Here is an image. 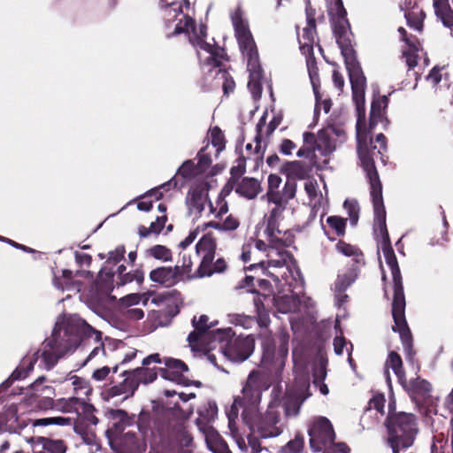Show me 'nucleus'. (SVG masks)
Masks as SVG:
<instances>
[{"label": "nucleus", "instance_id": "26", "mask_svg": "<svg viewBox=\"0 0 453 453\" xmlns=\"http://www.w3.org/2000/svg\"><path fill=\"white\" fill-rule=\"evenodd\" d=\"M111 427L109 431L116 435L120 434L127 426L133 423V419L122 410H114L110 412Z\"/></svg>", "mask_w": 453, "mask_h": 453}, {"label": "nucleus", "instance_id": "6", "mask_svg": "<svg viewBox=\"0 0 453 453\" xmlns=\"http://www.w3.org/2000/svg\"><path fill=\"white\" fill-rule=\"evenodd\" d=\"M257 312V324L260 327L265 328L260 333L262 339L263 355L261 357V367L267 371V374L272 377H279L283 371L288 354V333L281 329L278 333L277 341L279 346L277 349L273 344L271 332L266 328L270 324V317L268 312L261 311L257 301H255Z\"/></svg>", "mask_w": 453, "mask_h": 453}, {"label": "nucleus", "instance_id": "57", "mask_svg": "<svg viewBox=\"0 0 453 453\" xmlns=\"http://www.w3.org/2000/svg\"><path fill=\"white\" fill-rule=\"evenodd\" d=\"M210 136L211 144L216 148L217 153H219L225 149V139L224 134L219 127H213L211 129Z\"/></svg>", "mask_w": 453, "mask_h": 453}, {"label": "nucleus", "instance_id": "21", "mask_svg": "<svg viewBox=\"0 0 453 453\" xmlns=\"http://www.w3.org/2000/svg\"><path fill=\"white\" fill-rule=\"evenodd\" d=\"M44 380L45 378L41 376L33 384H31V388L35 394L38 395L43 394L46 395L38 400L37 407L42 411L56 410L57 400L54 401L51 397V395H54V389L50 386H42V383Z\"/></svg>", "mask_w": 453, "mask_h": 453}, {"label": "nucleus", "instance_id": "41", "mask_svg": "<svg viewBox=\"0 0 453 453\" xmlns=\"http://www.w3.org/2000/svg\"><path fill=\"white\" fill-rule=\"evenodd\" d=\"M356 269H349L344 273H340L334 284L335 292H344L357 279Z\"/></svg>", "mask_w": 453, "mask_h": 453}, {"label": "nucleus", "instance_id": "15", "mask_svg": "<svg viewBox=\"0 0 453 453\" xmlns=\"http://www.w3.org/2000/svg\"><path fill=\"white\" fill-rule=\"evenodd\" d=\"M186 203L190 214L201 215L211 203L208 196V188H192L186 198Z\"/></svg>", "mask_w": 453, "mask_h": 453}, {"label": "nucleus", "instance_id": "43", "mask_svg": "<svg viewBox=\"0 0 453 453\" xmlns=\"http://www.w3.org/2000/svg\"><path fill=\"white\" fill-rule=\"evenodd\" d=\"M404 17L410 27L418 32L422 30L425 13L421 9L413 8L411 11H406Z\"/></svg>", "mask_w": 453, "mask_h": 453}, {"label": "nucleus", "instance_id": "28", "mask_svg": "<svg viewBox=\"0 0 453 453\" xmlns=\"http://www.w3.org/2000/svg\"><path fill=\"white\" fill-rule=\"evenodd\" d=\"M248 72L250 73V80L248 82V88L253 96L254 99H257L262 94V68L260 63L255 64L254 66L247 65Z\"/></svg>", "mask_w": 453, "mask_h": 453}, {"label": "nucleus", "instance_id": "12", "mask_svg": "<svg viewBox=\"0 0 453 453\" xmlns=\"http://www.w3.org/2000/svg\"><path fill=\"white\" fill-rule=\"evenodd\" d=\"M232 23L240 50L247 60V65H252L259 62V56L256 42L250 31L248 22L242 18L241 11H235L232 15Z\"/></svg>", "mask_w": 453, "mask_h": 453}, {"label": "nucleus", "instance_id": "63", "mask_svg": "<svg viewBox=\"0 0 453 453\" xmlns=\"http://www.w3.org/2000/svg\"><path fill=\"white\" fill-rule=\"evenodd\" d=\"M118 365H115L112 369L108 366H103L101 368L96 369L92 373V379L96 381H103L110 374L111 372L112 373L117 372Z\"/></svg>", "mask_w": 453, "mask_h": 453}, {"label": "nucleus", "instance_id": "64", "mask_svg": "<svg viewBox=\"0 0 453 453\" xmlns=\"http://www.w3.org/2000/svg\"><path fill=\"white\" fill-rule=\"evenodd\" d=\"M410 389L426 394V393L430 392L431 385L428 381H426L425 380H420L419 378H417L411 381Z\"/></svg>", "mask_w": 453, "mask_h": 453}, {"label": "nucleus", "instance_id": "38", "mask_svg": "<svg viewBox=\"0 0 453 453\" xmlns=\"http://www.w3.org/2000/svg\"><path fill=\"white\" fill-rule=\"evenodd\" d=\"M304 189L313 208L322 205L323 196L319 190V184L315 180H307L304 183Z\"/></svg>", "mask_w": 453, "mask_h": 453}, {"label": "nucleus", "instance_id": "9", "mask_svg": "<svg viewBox=\"0 0 453 453\" xmlns=\"http://www.w3.org/2000/svg\"><path fill=\"white\" fill-rule=\"evenodd\" d=\"M231 327L217 329L214 334V343L209 349L226 357L231 362H243L254 350V339L251 335L234 337Z\"/></svg>", "mask_w": 453, "mask_h": 453}, {"label": "nucleus", "instance_id": "40", "mask_svg": "<svg viewBox=\"0 0 453 453\" xmlns=\"http://www.w3.org/2000/svg\"><path fill=\"white\" fill-rule=\"evenodd\" d=\"M239 225V220L233 215H229L222 223L217 221H209L203 223V229L211 227L219 231H234L238 228Z\"/></svg>", "mask_w": 453, "mask_h": 453}, {"label": "nucleus", "instance_id": "60", "mask_svg": "<svg viewBox=\"0 0 453 453\" xmlns=\"http://www.w3.org/2000/svg\"><path fill=\"white\" fill-rule=\"evenodd\" d=\"M265 116H263L257 125V134L254 139L256 145L253 151L256 155L255 160L261 158L263 156V152L261 151V133L265 127Z\"/></svg>", "mask_w": 453, "mask_h": 453}, {"label": "nucleus", "instance_id": "59", "mask_svg": "<svg viewBox=\"0 0 453 453\" xmlns=\"http://www.w3.org/2000/svg\"><path fill=\"white\" fill-rule=\"evenodd\" d=\"M198 429L203 433L207 447L222 439L219 434L217 432V430L214 429V427H212L211 426H202V428Z\"/></svg>", "mask_w": 453, "mask_h": 453}, {"label": "nucleus", "instance_id": "54", "mask_svg": "<svg viewBox=\"0 0 453 453\" xmlns=\"http://www.w3.org/2000/svg\"><path fill=\"white\" fill-rule=\"evenodd\" d=\"M304 440L301 434H296L281 449V453H300L303 451Z\"/></svg>", "mask_w": 453, "mask_h": 453}, {"label": "nucleus", "instance_id": "55", "mask_svg": "<svg viewBox=\"0 0 453 453\" xmlns=\"http://www.w3.org/2000/svg\"><path fill=\"white\" fill-rule=\"evenodd\" d=\"M150 297L146 294H130L120 299V303L124 306H132L142 303L146 305Z\"/></svg>", "mask_w": 453, "mask_h": 453}, {"label": "nucleus", "instance_id": "37", "mask_svg": "<svg viewBox=\"0 0 453 453\" xmlns=\"http://www.w3.org/2000/svg\"><path fill=\"white\" fill-rule=\"evenodd\" d=\"M306 56V65L308 69L309 77L311 80V83L313 88L314 95L316 98L319 97V88L320 86L319 77V68L317 66V63L315 58L313 57V53Z\"/></svg>", "mask_w": 453, "mask_h": 453}, {"label": "nucleus", "instance_id": "3", "mask_svg": "<svg viewBox=\"0 0 453 453\" xmlns=\"http://www.w3.org/2000/svg\"><path fill=\"white\" fill-rule=\"evenodd\" d=\"M270 374L259 371H253L249 374L242 395L234 399L230 410L226 411L228 426L232 432L235 430V418L242 408V420L254 437L268 439L281 434L282 431L278 426V416L272 411L262 415L258 409L262 392L270 387Z\"/></svg>", "mask_w": 453, "mask_h": 453}, {"label": "nucleus", "instance_id": "62", "mask_svg": "<svg viewBox=\"0 0 453 453\" xmlns=\"http://www.w3.org/2000/svg\"><path fill=\"white\" fill-rule=\"evenodd\" d=\"M288 171L294 177L303 180L305 179L308 172L304 165L300 161H293L288 165Z\"/></svg>", "mask_w": 453, "mask_h": 453}, {"label": "nucleus", "instance_id": "51", "mask_svg": "<svg viewBox=\"0 0 453 453\" xmlns=\"http://www.w3.org/2000/svg\"><path fill=\"white\" fill-rule=\"evenodd\" d=\"M148 253L155 259L163 262H169L173 259L172 251L164 245H155L148 250Z\"/></svg>", "mask_w": 453, "mask_h": 453}, {"label": "nucleus", "instance_id": "30", "mask_svg": "<svg viewBox=\"0 0 453 453\" xmlns=\"http://www.w3.org/2000/svg\"><path fill=\"white\" fill-rule=\"evenodd\" d=\"M434 12L438 19L447 27H453V11L449 0H433Z\"/></svg>", "mask_w": 453, "mask_h": 453}, {"label": "nucleus", "instance_id": "53", "mask_svg": "<svg viewBox=\"0 0 453 453\" xmlns=\"http://www.w3.org/2000/svg\"><path fill=\"white\" fill-rule=\"evenodd\" d=\"M180 265H176L175 266H178L180 268V277H187V278H195L199 277L197 275V270L195 272V273H192V266L193 262L191 259V257L187 254H182L181 260L180 261Z\"/></svg>", "mask_w": 453, "mask_h": 453}, {"label": "nucleus", "instance_id": "25", "mask_svg": "<svg viewBox=\"0 0 453 453\" xmlns=\"http://www.w3.org/2000/svg\"><path fill=\"white\" fill-rule=\"evenodd\" d=\"M198 418H196V425L198 428L202 426H210L218 416V406L215 402L209 401L199 407Z\"/></svg>", "mask_w": 453, "mask_h": 453}, {"label": "nucleus", "instance_id": "44", "mask_svg": "<svg viewBox=\"0 0 453 453\" xmlns=\"http://www.w3.org/2000/svg\"><path fill=\"white\" fill-rule=\"evenodd\" d=\"M226 321L234 325L235 326H240L244 329H249L253 326L255 324V319L253 317L239 314V313H229L226 315Z\"/></svg>", "mask_w": 453, "mask_h": 453}, {"label": "nucleus", "instance_id": "35", "mask_svg": "<svg viewBox=\"0 0 453 453\" xmlns=\"http://www.w3.org/2000/svg\"><path fill=\"white\" fill-rule=\"evenodd\" d=\"M309 388L308 380H301L299 381V389L297 392H292L290 389L288 390V396L289 398L288 402L286 403V411L288 414H290V402L293 400L295 404L297 405V410L294 411V415H296L298 413V410L300 408V405L305 401V399L309 396L304 394V391L307 390Z\"/></svg>", "mask_w": 453, "mask_h": 453}, {"label": "nucleus", "instance_id": "42", "mask_svg": "<svg viewBox=\"0 0 453 453\" xmlns=\"http://www.w3.org/2000/svg\"><path fill=\"white\" fill-rule=\"evenodd\" d=\"M335 247L337 251L343 256L352 257L357 264H364L363 254L356 246L340 241L336 243Z\"/></svg>", "mask_w": 453, "mask_h": 453}, {"label": "nucleus", "instance_id": "16", "mask_svg": "<svg viewBox=\"0 0 453 453\" xmlns=\"http://www.w3.org/2000/svg\"><path fill=\"white\" fill-rule=\"evenodd\" d=\"M56 411L63 413L75 412L80 416L90 413L94 408L85 398L71 396L57 399Z\"/></svg>", "mask_w": 453, "mask_h": 453}, {"label": "nucleus", "instance_id": "11", "mask_svg": "<svg viewBox=\"0 0 453 453\" xmlns=\"http://www.w3.org/2000/svg\"><path fill=\"white\" fill-rule=\"evenodd\" d=\"M209 318L206 315H201L198 319L195 317L192 319L194 331L188 336V341L193 351L203 352L207 359L214 365L216 363V355L209 353V349L214 343V334L217 330L211 331L210 328L216 323L208 324Z\"/></svg>", "mask_w": 453, "mask_h": 453}, {"label": "nucleus", "instance_id": "46", "mask_svg": "<svg viewBox=\"0 0 453 453\" xmlns=\"http://www.w3.org/2000/svg\"><path fill=\"white\" fill-rule=\"evenodd\" d=\"M130 372L131 374L136 379L138 385L140 383H151L157 379V372L154 371V369L139 367Z\"/></svg>", "mask_w": 453, "mask_h": 453}, {"label": "nucleus", "instance_id": "23", "mask_svg": "<svg viewBox=\"0 0 453 453\" xmlns=\"http://www.w3.org/2000/svg\"><path fill=\"white\" fill-rule=\"evenodd\" d=\"M164 364L166 368L163 370L162 376L168 380L180 382L182 373L188 371V366L179 359L165 357Z\"/></svg>", "mask_w": 453, "mask_h": 453}, {"label": "nucleus", "instance_id": "31", "mask_svg": "<svg viewBox=\"0 0 453 453\" xmlns=\"http://www.w3.org/2000/svg\"><path fill=\"white\" fill-rule=\"evenodd\" d=\"M158 210L163 213L161 216L157 217L156 221L151 222L150 227L141 226L138 229L141 237H148L150 234H158L164 228L166 222V206L163 203L158 204Z\"/></svg>", "mask_w": 453, "mask_h": 453}, {"label": "nucleus", "instance_id": "50", "mask_svg": "<svg viewBox=\"0 0 453 453\" xmlns=\"http://www.w3.org/2000/svg\"><path fill=\"white\" fill-rule=\"evenodd\" d=\"M215 78L219 82H222V88L225 95H229L234 91L235 83L226 71L220 68L218 69L216 71Z\"/></svg>", "mask_w": 453, "mask_h": 453}, {"label": "nucleus", "instance_id": "48", "mask_svg": "<svg viewBox=\"0 0 453 453\" xmlns=\"http://www.w3.org/2000/svg\"><path fill=\"white\" fill-rule=\"evenodd\" d=\"M343 349H346V352L348 354V360L351 366L352 365V358L350 357V354L353 349L352 344L349 342H347V340L342 335H336L334 339V350L336 355H342L343 354Z\"/></svg>", "mask_w": 453, "mask_h": 453}, {"label": "nucleus", "instance_id": "24", "mask_svg": "<svg viewBox=\"0 0 453 453\" xmlns=\"http://www.w3.org/2000/svg\"><path fill=\"white\" fill-rule=\"evenodd\" d=\"M398 32L402 40L409 46V50L403 51V58L409 69H412L418 64L417 52L419 50V43L416 39L407 37L406 30L403 27H399Z\"/></svg>", "mask_w": 453, "mask_h": 453}, {"label": "nucleus", "instance_id": "20", "mask_svg": "<svg viewBox=\"0 0 453 453\" xmlns=\"http://www.w3.org/2000/svg\"><path fill=\"white\" fill-rule=\"evenodd\" d=\"M389 369L393 371L395 376L398 379L399 383L403 388H408L407 380L405 378V374L403 369V362L401 357L395 353V351H391L385 363V371L384 375L386 378L387 384L389 388H391V378L389 373Z\"/></svg>", "mask_w": 453, "mask_h": 453}, {"label": "nucleus", "instance_id": "5", "mask_svg": "<svg viewBox=\"0 0 453 453\" xmlns=\"http://www.w3.org/2000/svg\"><path fill=\"white\" fill-rule=\"evenodd\" d=\"M264 235L267 243L263 240L255 241V248L265 252L266 256V260L260 261L258 265L265 268L266 275L275 277L277 280L281 276L283 280L289 282L287 273L293 278L299 275L294 257L285 250V248L294 243L293 231L280 229V224H276L273 230H270L269 226H266Z\"/></svg>", "mask_w": 453, "mask_h": 453}, {"label": "nucleus", "instance_id": "34", "mask_svg": "<svg viewBox=\"0 0 453 453\" xmlns=\"http://www.w3.org/2000/svg\"><path fill=\"white\" fill-rule=\"evenodd\" d=\"M260 190V183L254 178H244L236 187V192L248 199L255 198Z\"/></svg>", "mask_w": 453, "mask_h": 453}, {"label": "nucleus", "instance_id": "39", "mask_svg": "<svg viewBox=\"0 0 453 453\" xmlns=\"http://www.w3.org/2000/svg\"><path fill=\"white\" fill-rule=\"evenodd\" d=\"M209 146H205L201 149L197 153V165L198 170L200 169L203 172V176L205 178L208 176H211L214 174V172L211 169V165L212 163L211 152H207Z\"/></svg>", "mask_w": 453, "mask_h": 453}, {"label": "nucleus", "instance_id": "27", "mask_svg": "<svg viewBox=\"0 0 453 453\" xmlns=\"http://www.w3.org/2000/svg\"><path fill=\"white\" fill-rule=\"evenodd\" d=\"M53 285L61 291L81 290V284L73 280V273L70 270H62L60 275L54 274Z\"/></svg>", "mask_w": 453, "mask_h": 453}, {"label": "nucleus", "instance_id": "56", "mask_svg": "<svg viewBox=\"0 0 453 453\" xmlns=\"http://www.w3.org/2000/svg\"><path fill=\"white\" fill-rule=\"evenodd\" d=\"M344 208L348 212L350 224L357 225L359 219V206L356 200H346L344 202Z\"/></svg>", "mask_w": 453, "mask_h": 453}, {"label": "nucleus", "instance_id": "22", "mask_svg": "<svg viewBox=\"0 0 453 453\" xmlns=\"http://www.w3.org/2000/svg\"><path fill=\"white\" fill-rule=\"evenodd\" d=\"M177 182L174 178H172L169 181L160 185L158 188L150 190L148 193L141 197V201L137 203V208L140 211H148L151 209L154 197L156 201L163 197V192L167 191L171 187H176Z\"/></svg>", "mask_w": 453, "mask_h": 453}, {"label": "nucleus", "instance_id": "7", "mask_svg": "<svg viewBox=\"0 0 453 453\" xmlns=\"http://www.w3.org/2000/svg\"><path fill=\"white\" fill-rule=\"evenodd\" d=\"M344 134L342 131H335L334 128L320 130L318 135L310 132L303 134V146L297 150L298 157L310 159V164L317 169L325 168L329 163V156L335 150V143L332 140V134Z\"/></svg>", "mask_w": 453, "mask_h": 453}, {"label": "nucleus", "instance_id": "36", "mask_svg": "<svg viewBox=\"0 0 453 453\" xmlns=\"http://www.w3.org/2000/svg\"><path fill=\"white\" fill-rule=\"evenodd\" d=\"M388 98L387 96H379L374 98L371 105L370 126L373 127L383 117L385 109L388 107Z\"/></svg>", "mask_w": 453, "mask_h": 453}, {"label": "nucleus", "instance_id": "17", "mask_svg": "<svg viewBox=\"0 0 453 453\" xmlns=\"http://www.w3.org/2000/svg\"><path fill=\"white\" fill-rule=\"evenodd\" d=\"M125 379L119 384L114 385L104 392L106 399L116 396H123L125 399L132 396L138 388L136 379L131 374L130 371L123 372Z\"/></svg>", "mask_w": 453, "mask_h": 453}, {"label": "nucleus", "instance_id": "61", "mask_svg": "<svg viewBox=\"0 0 453 453\" xmlns=\"http://www.w3.org/2000/svg\"><path fill=\"white\" fill-rule=\"evenodd\" d=\"M327 224L333 228L338 235H343L345 233V219L338 216H331L326 219Z\"/></svg>", "mask_w": 453, "mask_h": 453}, {"label": "nucleus", "instance_id": "47", "mask_svg": "<svg viewBox=\"0 0 453 453\" xmlns=\"http://www.w3.org/2000/svg\"><path fill=\"white\" fill-rule=\"evenodd\" d=\"M297 185L296 181L288 180L281 191L275 193L279 200L283 203L287 204L288 202L296 196Z\"/></svg>", "mask_w": 453, "mask_h": 453}, {"label": "nucleus", "instance_id": "2", "mask_svg": "<svg viewBox=\"0 0 453 453\" xmlns=\"http://www.w3.org/2000/svg\"><path fill=\"white\" fill-rule=\"evenodd\" d=\"M81 342H91L96 344L86 362L99 354H104L100 331L93 328L77 315L58 318L51 336L43 342L42 350L34 353L32 356L25 357L19 367L1 387L6 388L10 380L25 379L33 370L34 365L39 358H42L40 366L42 365L47 370L51 369L59 357L75 349Z\"/></svg>", "mask_w": 453, "mask_h": 453}, {"label": "nucleus", "instance_id": "29", "mask_svg": "<svg viewBox=\"0 0 453 453\" xmlns=\"http://www.w3.org/2000/svg\"><path fill=\"white\" fill-rule=\"evenodd\" d=\"M180 176L185 180H190L193 179H203V172L199 169L198 165L195 164L193 160H186L182 163V165L178 168L176 175L173 177L175 180H177V177ZM178 183V181H176ZM183 184H180L175 187H182Z\"/></svg>", "mask_w": 453, "mask_h": 453}, {"label": "nucleus", "instance_id": "4", "mask_svg": "<svg viewBox=\"0 0 453 453\" xmlns=\"http://www.w3.org/2000/svg\"><path fill=\"white\" fill-rule=\"evenodd\" d=\"M185 4V11L181 3L171 2L165 4L160 2L162 19L164 21L165 33L167 37L186 34L189 42L196 50L199 61L203 69L211 73L212 69L219 67L226 60V54L222 48L211 42L206 41V27L200 25L196 26L195 20L189 16V3L182 0Z\"/></svg>", "mask_w": 453, "mask_h": 453}, {"label": "nucleus", "instance_id": "58", "mask_svg": "<svg viewBox=\"0 0 453 453\" xmlns=\"http://www.w3.org/2000/svg\"><path fill=\"white\" fill-rule=\"evenodd\" d=\"M43 448L50 453H65L66 446L61 440L47 439L43 443Z\"/></svg>", "mask_w": 453, "mask_h": 453}, {"label": "nucleus", "instance_id": "52", "mask_svg": "<svg viewBox=\"0 0 453 453\" xmlns=\"http://www.w3.org/2000/svg\"><path fill=\"white\" fill-rule=\"evenodd\" d=\"M72 419L65 417H52V418H42L34 420L33 425L35 426H69L71 425Z\"/></svg>", "mask_w": 453, "mask_h": 453}, {"label": "nucleus", "instance_id": "14", "mask_svg": "<svg viewBox=\"0 0 453 453\" xmlns=\"http://www.w3.org/2000/svg\"><path fill=\"white\" fill-rule=\"evenodd\" d=\"M262 200L266 203V212L264 215L265 226H269V229L273 230L274 225L280 224L283 220L287 204L280 202L278 196L273 193L265 194Z\"/></svg>", "mask_w": 453, "mask_h": 453}, {"label": "nucleus", "instance_id": "32", "mask_svg": "<svg viewBox=\"0 0 453 453\" xmlns=\"http://www.w3.org/2000/svg\"><path fill=\"white\" fill-rule=\"evenodd\" d=\"M65 383L72 386L74 396L83 397L88 401V397L92 392V388L88 380L77 375H71L65 380Z\"/></svg>", "mask_w": 453, "mask_h": 453}, {"label": "nucleus", "instance_id": "10", "mask_svg": "<svg viewBox=\"0 0 453 453\" xmlns=\"http://www.w3.org/2000/svg\"><path fill=\"white\" fill-rule=\"evenodd\" d=\"M310 447L314 452L349 453L345 443H334L335 434L331 422L325 417L314 418L309 424Z\"/></svg>", "mask_w": 453, "mask_h": 453}, {"label": "nucleus", "instance_id": "49", "mask_svg": "<svg viewBox=\"0 0 453 453\" xmlns=\"http://www.w3.org/2000/svg\"><path fill=\"white\" fill-rule=\"evenodd\" d=\"M227 211V203L225 200L223 195L220 194L215 202V205H213L211 203H209V211L207 212V216L213 215L215 218H220Z\"/></svg>", "mask_w": 453, "mask_h": 453}, {"label": "nucleus", "instance_id": "19", "mask_svg": "<svg viewBox=\"0 0 453 453\" xmlns=\"http://www.w3.org/2000/svg\"><path fill=\"white\" fill-rule=\"evenodd\" d=\"M180 278V268L178 266H162L152 270L150 273V279L153 282L167 288L177 284Z\"/></svg>", "mask_w": 453, "mask_h": 453}, {"label": "nucleus", "instance_id": "13", "mask_svg": "<svg viewBox=\"0 0 453 453\" xmlns=\"http://www.w3.org/2000/svg\"><path fill=\"white\" fill-rule=\"evenodd\" d=\"M216 243L214 239L204 234L196 245V252L201 257V262L197 269L199 278L211 275V262L215 257Z\"/></svg>", "mask_w": 453, "mask_h": 453}, {"label": "nucleus", "instance_id": "33", "mask_svg": "<svg viewBox=\"0 0 453 453\" xmlns=\"http://www.w3.org/2000/svg\"><path fill=\"white\" fill-rule=\"evenodd\" d=\"M274 305L280 313H291L298 311L297 295H284L274 297Z\"/></svg>", "mask_w": 453, "mask_h": 453}, {"label": "nucleus", "instance_id": "8", "mask_svg": "<svg viewBox=\"0 0 453 453\" xmlns=\"http://www.w3.org/2000/svg\"><path fill=\"white\" fill-rule=\"evenodd\" d=\"M389 415L387 420L388 443L393 451L411 447L418 434L417 418L411 413H392L395 403H389Z\"/></svg>", "mask_w": 453, "mask_h": 453}, {"label": "nucleus", "instance_id": "45", "mask_svg": "<svg viewBox=\"0 0 453 453\" xmlns=\"http://www.w3.org/2000/svg\"><path fill=\"white\" fill-rule=\"evenodd\" d=\"M113 277L114 273L111 270L107 271L106 268H104L100 271L98 279H97V288L102 292L110 293L113 289Z\"/></svg>", "mask_w": 453, "mask_h": 453}, {"label": "nucleus", "instance_id": "1", "mask_svg": "<svg viewBox=\"0 0 453 453\" xmlns=\"http://www.w3.org/2000/svg\"><path fill=\"white\" fill-rule=\"evenodd\" d=\"M328 14L330 16L334 35L336 42L341 49L344 58L346 68L352 89V98L357 107V153L364 168L370 186H382L378 172L374 165V157L380 156V159L385 164L383 150H386V137L383 134H377L375 141L380 144L369 148L366 135L361 130V125L365 121V94L366 87V79L363 73L359 63L356 58L355 50L352 46L353 35L350 31L349 23L347 19V12L342 0H326Z\"/></svg>", "mask_w": 453, "mask_h": 453}, {"label": "nucleus", "instance_id": "18", "mask_svg": "<svg viewBox=\"0 0 453 453\" xmlns=\"http://www.w3.org/2000/svg\"><path fill=\"white\" fill-rule=\"evenodd\" d=\"M316 37L315 19L313 13L307 10V26L303 29L302 35L298 37L300 50L303 55H311L313 53Z\"/></svg>", "mask_w": 453, "mask_h": 453}]
</instances>
